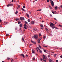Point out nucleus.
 <instances>
[{"instance_id":"72a5a7b5","label":"nucleus","mask_w":62,"mask_h":62,"mask_svg":"<svg viewBox=\"0 0 62 62\" xmlns=\"http://www.w3.org/2000/svg\"><path fill=\"white\" fill-rule=\"evenodd\" d=\"M17 27H16L15 28V30H17Z\"/></svg>"},{"instance_id":"79ce46f5","label":"nucleus","mask_w":62,"mask_h":62,"mask_svg":"<svg viewBox=\"0 0 62 62\" xmlns=\"http://www.w3.org/2000/svg\"><path fill=\"white\" fill-rule=\"evenodd\" d=\"M9 34H6V36L8 37L9 36Z\"/></svg>"},{"instance_id":"6e6552de","label":"nucleus","mask_w":62,"mask_h":62,"mask_svg":"<svg viewBox=\"0 0 62 62\" xmlns=\"http://www.w3.org/2000/svg\"><path fill=\"white\" fill-rule=\"evenodd\" d=\"M31 41L32 43H33V44H36V43L34 41H33L32 40H31Z\"/></svg>"},{"instance_id":"dca6fc26","label":"nucleus","mask_w":62,"mask_h":62,"mask_svg":"<svg viewBox=\"0 0 62 62\" xmlns=\"http://www.w3.org/2000/svg\"><path fill=\"white\" fill-rule=\"evenodd\" d=\"M26 15L28 17H29V15L28 14H27Z\"/></svg>"},{"instance_id":"4468645a","label":"nucleus","mask_w":62,"mask_h":62,"mask_svg":"<svg viewBox=\"0 0 62 62\" xmlns=\"http://www.w3.org/2000/svg\"><path fill=\"white\" fill-rule=\"evenodd\" d=\"M55 10H57V8H58L57 7V6L56 7H55Z\"/></svg>"},{"instance_id":"09e8293b","label":"nucleus","mask_w":62,"mask_h":62,"mask_svg":"<svg viewBox=\"0 0 62 62\" xmlns=\"http://www.w3.org/2000/svg\"><path fill=\"white\" fill-rule=\"evenodd\" d=\"M60 57H61V58H62V55H61V56H60Z\"/></svg>"},{"instance_id":"de8ad7c7","label":"nucleus","mask_w":62,"mask_h":62,"mask_svg":"<svg viewBox=\"0 0 62 62\" xmlns=\"http://www.w3.org/2000/svg\"><path fill=\"white\" fill-rule=\"evenodd\" d=\"M11 2H14V0H12Z\"/></svg>"},{"instance_id":"e2e57ef3","label":"nucleus","mask_w":62,"mask_h":62,"mask_svg":"<svg viewBox=\"0 0 62 62\" xmlns=\"http://www.w3.org/2000/svg\"><path fill=\"white\" fill-rule=\"evenodd\" d=\"M48 46H45V47H47Z\"/></svg>"},{"instance_id":"f257e3e1","label":"nucleus","mask_w":62,"mask_h":62,"mask_svg":"<svg viewBox=\"0 0 62 62\" xmlns=\"http://www.w3.org/2000/svg\"><path fill=\"white\" fill-rule=\"evenodd\" d=\"M54 25H55V24L52 23H51V24H50V26L52 27L53 29L55 28V27L54 26Z\"/></svg>"},{"instance_id":"58836bf2","label":"nucleus","mask_w":62,"mask_h":62,"mask_svg":"<svg viewBox=\"0 0 62 62\" xmlns=\"http://www.w3.org/2000/svg\"><path fill=\"white\" fill-rule=\"evenodd\" d=\"M49 8H50V9H52V7L51 6H49Z\"/></svg>"},{"instance_id":"a18cd8bd","label":"nucleus","mask_w":62,"mask_h":62,"mask_svg":"<svg viewBox=\"0 0 62 62\" xmlns=\"http://www.w3.org/2000/svg\"><path fill=\"white\" fill-rule=\"evenodd\" d=\"M49 2V0H47V2Z\"/></svg>"},{"instance_id":"2f4dec72","label":"nucleus","mask_w":62,"mask_h":62,"mask_svg":"<svg viewBox=\"0 0 62 62\" xmlns=\"http://www.w3.org/2000/svg\"><path fill=\"white\" fill-rule=\"evenodd\" d=\"M21 22L20 21H19L18 22V24H20V23H21Z\"/></svg>"},{"instance_id":"338daca9","label":"nucleus","mask_w":62,"mask_h":62,"mask_svg":"<svg viewBox=\"0 0 62 62\" xmlns=\"http://www.w3.org/2000/svg\"><path fill=\"white\" fill-rule=\"evenodd\" d=\"M43 59H41V61H42V60L43 61Z\"/></svg>"},{"instance_id":"7ed1b4c3","label":"nucleus","mask_w":62,"mask_h":62,"mask_svg":"<svg viewBox=\"0 0 62 62\" xmlns=\"http://www.w3.org/2000/svg\"><path fill=\"white\" fill-rule=\"evenodd\" d=\"M22 42H23L24 43H25V41L24 40V39L23 38H22Z\"/></svg>"},{"instance_id":"37998d69","label":"nucleus","mask_w":62,"mask_h":62,"mask_svg":"<svg viewBox=\"0 0 62 62\" xmlns=\"http://www.w3.org/2000/svg\"><path fill=\"white\" fill-rule=\"evenodd\" d=\"M59 26L61 27H62V26L61 25H59Z\"/></svg>"},{"instance_id":"6e6d98bb","label":"nucleus","mask_w":62,"mask_h":62,"mask_svg":"<svg viewBox=\"0 0 62 62\" xmlns=\"http://www.w3.org/2000/svg\"><path fill=\"white\" fill-rule=\"evenodd\" d=\"M33 60H35V59L34 58L33 59Z\"/></svg>"},{"instance_id":"20e7f679","label":"nucleus","mask_w":62,"mask_h":62,"mask_svg":"<svg viewBox=\"0 0 62 62\" xmlns=\"http://www.w3.org/2000/svg\"><path fill=\"white\" fill-rule=\"evenodd\" d=\"M45 55H43V59L44 60H46V58L45 57Z\"/></svg>"},{"instance_id":"f8f14e48","label":"nucleus","mask_w":62,"mask_h":62,"mask_svg":"<svg viewBox=\"0 0 62 62\" xmlns=\"http://www.w3.org/2000/svg\"><path fill=\"white\" fill-rule=\"evenodd\" d=\"M15 20L16 21H17L19 20V19L16 18L15 19Z\"/></svg>"},{"instance_id":"b1692460","label":"nucleus","mask_w":62,"mask_h":62,"mask_svg":"<svg viewBox=\"0 0 62 62\" xmlns=\"http://www.w3.org/2000/svg\"><path fill=\"white\" fill-rule=\"evenodd\" d=\"M40 26L41 27H43V25H41Z\"/></svg>"},{"instance_id":"864d4df0","label":"nucleus","mask_w":62,"mask_h":62,"mask_svg":"<svg viewBox=\"0 0 62 62\" xmlns=\"http://www.w3.org/2000/svg\"><path fill=\"white\" fill-rule=\"evenodd\" d=\"M52 13L53 14H54V12L52 11Z\"/></svg>"},{"instance_id":"f3484780","label":"nucleus","mask_w":62,"mask_h":62,"mask_svg":"<svg viewBox=\"0 0 62 62\" xmlns=\"http://www.w3.org/2000/svg\"><path fill=\"white\" fill-rule=\"evenodd\" d=\"M46 31H47V32H48L49 31H48V30L47 29V28H46Z\"/></svg>"},{"instance_id":"1a4fd4ad","label":"nucleus","mask_w":62,"mask_h":62,"mask_svg":"<svg viewBox=\"0 0 62 62\" xmlns=\"http://www.w3.org/2000/svg\"><path fill=\"white\" fill-rule=\"evenodd\" d=\"M33 30L34 31H36L37 30V28H35L33 29Z\"/></svg>"},{"instance_id":"473e14b6","label":"nucleus","mask_w":62,"mask_h":62,"mask_svg":"<svg viewBox=\"0 0 62 62\" xmlns=\"http://www.w3.org/2000/svg\"><path fill=\"white\" fill-rule=\"evenodd\" d=\"M37 48L38 49V50H40V49H39V47H37Z\"/></svg>"},{"instance_id":"ea45409f","label":"nucleus","mask_w":62,"mask_h":62,"mask_svg":"<svg viewBox=\"0 0 62 62\" xmlns=\"http://www.w3.org/2000/svg\"><path fill=\"white\" fill-rule=\"evenodd\" d=\"M24 29H27V28L26 27H24Z\"/></svg>"},{"instance_id":"e433bc0d","label":"nucleus","mask_w":62,"mask_h":62,"mask_svg":"<svg viewBox=\"0 0 62 62\" xmlns=\"http://www.w3.org/2000/svg\"><path fill=\"white\" fill-rule=\"evenodd\" d=\"M23 8H25V7L24 6H23Z\"/></svg>"},{"instance_id":"c9c22d12","label":"nucleus","mask_w":62,"mask_h":62,"mask_svg":"<svg viewBox=\"0 0 62 62\" xmlns=\"http://www.w3.org/2000/svg\"><path fill=\"white\" fill-rule=\"evenodd\" d=\"M56 55H57L56 54H54V55L55 57H56Z\"/></svg>"},{"instance_id":"cd10ccee","label":"nucleus","mask_w":62,"mask_h":62,"mask_svg":"<svg viewBox=\"0 0 62 62\" xmlns=\"http://www.w3.org/2000/svg\"><path fill=\"white\" fill-rule=\"evenodd\" d=\"M25 24H28V23L27 22H26V21H25Z\"/></svg>"},{"instance_id":"a878e982","label":"nucleus","mask_w":62,"mask_h":62,"mask_svg":"<svg viewBox=\"0 0 62 62\" xmlns=\"http://www.w3.org/2000/svg\"><path fill=\"white\" fill-rule=\"evenodd\" d=\"M18 13V11H16V12L15 14H17Z\"/></svg>"},{"instance_id":"f704fd0d","label":"nucleus","mask_w":62,"mask_h":62,"mask_svg":"<svg viewBox=\"0 0 62 62\" xmlns=\"http://www.w3.org/2000/svg\"><path fill=\"white\" fill-rule=\"evenodd\" d=\"M10 6V5L9 4L8 5H7V7H9Z\"/></svg>"},{"instance_id":"13d9d810","label":"nucleus","mask_w":62,"mask_h":62,"mask_svg":"<svg viewBox=\"0 0 62 62\" xmlns=\"http://www.w3.org/2000/svg\"><path fill=\"white\" fill-rule=\"evenodd\" d=\"M2 27V26L1 25H0V27Z\"/></svg>"},{"instance_id":"5fc2aeb1","label":"nucleus","mask_w":62,"mask_h":62,"mask_svg":"<svg viewBox=\"0 0 62 62\" xmlns=\"http://www.w3.org/2000/svg\"><path fill=\"white\" fill-rule=\"evenodd\" d=\"M50 16L51 17H52V15H51L50 14Z\"/></svg>"},{"instance_id":"052dcab7","label":"nucleus","mask_w":62,"mask_h":62,"mask_svg":"<svg viewBox=\"0 0 62 62\" xmlns=\"http://www.w3.org/2000/svg\"><path fill=\"white\" fill-rule=\"evenodd\" d=\"M36 49H37V52H38V49H37V48H36Z\"/></svg>"},{"instance_id":"680f3d73","label":"nucleus","mask_w":62,"mask_h":62,"mask_svg":"<svg viewBox=\"0 0 62 62\" xmlns=\"http://www.w3.org/2000/svg\"><path fill=\"white\" fill-rule=\"evenodd\" d=\"M51 52V53H53V54H54V52Z\"/></svg>"},{"instance_id":"393cba45","label":"nucleus","mask_w":62,"mask_h":62,"mask_svg":"<svg viewBox=\"0 0 62 62\" xmlns=\"http://www.w3.org/2000/svg\"><path fill=\"white\" fill-rule=\"evenodd\" d=\"M43 39H45L46 38V37H45V36H43Z\"/></svg>"},{"instance_id":"a19ab883","label":"nucleus","mask_w":62,"mask_h":62,"mask_svg":"<svg viewBox=\"0 0 62 62\" xmlns=\"http://www.w3.org/2000/svg\"><path fill=\"white\" fill-rule=\"evenodd\" d=\"M41 34H40V33L39 34V37H40V36H41Z\"/></svg>"},{"instance_id":"c03bdc74","label":"nucleus","mask_w":62,"mask_h":62,"mask_svg":"<svg viewBox=\"0 0 62 62\" xmlns=\"http://www.w3.org/2000/svg\"><path fill=\"white\" fill-rule=\"evenodd\" d=\"M10 59V58L9 57L7 58V60H9Z\"/></svg>"},{"instance_id":"412c9836","label":"nucleus","mask_w":62,"mask_h":62,"mask_svg":"<svg viewBox=\"0 0 62 62\" xmlns=\"http://www.w3.org/2000/svg\"><path fill=\"white\" fill-rule=\"evenodd\" d=\"M22 28L21 27H20V29H19V30L21 31L22 30Z\"/></svg>"},{"instance_id":"bf43d9fd","label":"nucleus","mask_w":62,"mask_h":62,"mask_svg":"<svg viewBox=\"0 0 62 62\" xmlns=\"http://www.w3.org/2000/svg\"><path fill=\"white\" fill-rule=\"evenodd\" d=\"M56 62H58V60H56Z\"/></svg>"},{"instance_id":"774afa93","label":"nucleus","mask_w":62,"mask_h":62,"mask_svg":"<svg viewBox=\"0 0 62 62\" xmlns=\"http://www.w3.org/2000/svg\"><path fill=\"white\" fill-rule=\"evenodd\" d=\"M44 22V21H42V22Z\"/></svg>"},{"instance_id":"0eeeda50","label":"nucleus","mask_w":62,"mask_h":62,"mask_svg":"<svg viewBox=\"0 0 62 62\" xmlns=\"http://www.w3.org/2000/svg\"><path fill=\"white\" fill-rule=\"evenodd\" d=\"M51 4L52 6H54V4L53 3V0H52V1H51Z\"/></svg>"},{"instance_id":"c756f323","label":"nucleus","mask_w":62,"mask_h":62,"mask_svg":"<svg viewBox=\"0 0 62 62\" xmlns=\"http://www.w3.org/2000/svg\"><path fill=\"white\" fill-rule=\"evenodd\" d=\"M39 52L40 53H42V51H41V50H40V49L39 50Z\"/></svg>"},{"instance_id":"c85d7f7f","label":"nucleus","mask_w":62,"mask_h":62,"mask_svg":"<svg viewBox=\"0 0 62 62\" xmlns=\"http://www.w3.org/2000/svg\"><path fill=\"white\" fill-rule=\"evenodd\" d=\"M39 48L40 49L42 48V47H41V46H40V45L39 46Z\"/></svg>"},{"instance_id":"4d7b16f0","label":"nucleus","mask_w":62,"mask_h":62,"mask_svg":"<svg viewBox=\"0 0 62 62\" xmlns=\"http://www.w3.org/2000/svg\"><path fill=\"white\" fill-rule=\"evenodd\" d=\"M1 21H2L1 20V19H0V22H1Z\"/></svg>"},{"instance_id":"3c124183","label":"nucleus","mask_w":62,"mask_h":62,"mask_svg":"<svg viewBox=\"0 0 62 62\" xmlns=\"http://www.w3.org/2000/svg\"><path fill=\"white\" fill-rule=\"evenodd\" d=\"M18 8H19L20 7V6L19 5V6H18Z\"/></svg>"},{"instance_id":"9d476101","label":"nucleus","mask_w":62,"mask_h":62,"mask_svg":"<svg viewBox=\"0 0 62 62\" xmlns=\"http://www.w3.org/2000/svg\"><path fill=\"white\" fill-rule=\"evenodd\" d=\"M40 39H38V42L39 43H40Z\"/></svg>"},{"instance_id":"4c0bfd02","label":"nucleus","mask_w":62,"mask_h":62,"mask_svg":"<svg viewBox=\"0 0 62 62\" xmlns=\"http://www.w3.org/2000/svg\"><path fill=\"white\" fill-rule=\"evenodd\" d=\"M28 22H30V19H28Z\"/></svg>"},{"instance_id":"ddd939ff","label":"nucleus","mask_w":62,"mask_h":62,"mask_svg":"<svg viewBox=\"0 0 62 62\" xmlns=\"http://www.w3.org/2000/svg\"><path fill=\"white\" fill-rule=\"evenodd\" d=\"M34 21H32L31 22V23L32 24H34Z\"/></svg>"},{"instance_id":"6ab92c4d","label":"nucleus","mask_w":62,"mask_h":62,"mask_svg":"<svg viewBox=\"0 0 62 62\" xmlns=\"http://www.w3.org/2000/svg\"><path fill=\"white\" fill-rule=\"evenodd\" d=\"M49 62H51L52 61V60L50 59L49 60Z\"/></svg>"},{"instance_id":"2eb2a0df","label":"nucleus","mask_w":62,"mask_h":62,"mask_svg":"<svg viewBox=\"0 0 62 62\" xmlns=\"http://www.w3.org/2000/svg\"><path fill=\"white\" fill-rule=\"evenodd\" d=\"M19 26L20 27H22V25L21 24H20L19 25Z\"/></svg>"},{"instance_id":"9b49d317","label":"nucleus","mask_w":62,"mask_h":62,"mask_svg":"<svg viewBox=\"0 0 62 62\" xmlns=\"http://www.w3.org/2000/svg\"><path fill=\"white\" fill-rule=\"evenodd\" d=\"M10 4V6H12L13 5L12 4Z\"/></svg>"},{"instance_id":"39448f33","label":"nucleus","mask_w":62,"mask_h":62,"mask_svg":"<svg viewBox=\"0 0 62 62\" xmlns=\"http://www.w3.org/2000/svg\"><path fill=\"white\" fill-rule=\"evenodd\" d=\"M20 19L21 20H25L24 18L23 17H20Z\"/></svg>"},{"instance_id":"a211bd4d","label":"nucleus","mask_w":62,"mask_h":62,"mask_svg":"<svg viewBox=\"0 0 62 62\" xmlns=\"http://www.w3.org/2000/svg\"><path fill=\"white\" fill-rule=\"evenodd\" d=\"M22 10L24 12L25 11L24 10V9L23 8H21Z\"/></svg>"},{"instance_id":"49530a36","label":"nucleus","mask_w":62,"mask_h":62,"mask_svg":"<svg viewBox=\"0 0 62 62\" xmlns=\"http://www.w3.org/2000/svg\"><path fill=\"white\" fill-rule=\"evenodd\" d=\"M43 61H44L45 62H46V60H43Z\"/></svg>"},{"instance_id":"4be33fe9","label":"nucleus","mask_w":62,"mask_h":62,"mask_svg":"<svg viewBox=\"0 0 62 62\" xmlns=\"http://www.w3.org/2000/svg\"><path fill=\"white\" fill-rule=\"evenodd\" d=\"M44 52H45V53H46V49H44Z\"/></svg>"},{"instance_id":"f03ea898","label":"nucleus","mask_w":62,"mask_h":62,"mask_svg":"<svg viewBox=\"0 0 62 62\" xmlns=\"http://www.w3.org/2000/svg\"><path fill=\"white\" fill-rule=\"evenodd\" d=\"M34 38L35 39H37L38 38V36L37 35H34Z\"/></svg>"},{"instance_id":"69168bd1","label":"nucleus","mask_w":62,"mask_h":62,"mask_svg":"<svg viewBox=\"0 0 62 62\" xmlns=\"http://www.w3.org/2000/svg\"><path fill=\"white\" fill-rule=\"evenodd\" d=\"M56 29H57V27H56L55 28Z\"/></svg>"},{"instance_id":"bb28decb","label":"nucleus","mask_w":62,"mask_h":62,"mask_svg":"<svg viewBox=\"0 0 62 62\" xmlns=\"http://www.w3.org/2000/svg\"><path fill=\"white\" fill-rule=\"evenodd\" d=\"M41 9H40V10H37V11H41Z\"/></svg>"},{"instance_id":"7c9ffc66","label":"nucleus","mask_w":62,"mask_h":62,"mask_svg":"<svg viewBox=\"0 0 62 62\" xmlns=\"http://www.w3.org/2000/svg\"><path fill=\"white\" fill-rule=\"evenodd\" d=\"M11 62H13V59H11Z\"/></svg>"},{"instance_id":"5701e85b","label":"nucleus","mask_w":62,"mask_h":62,"mask_svg":"<svg viewBox=\"0 0 62 62\" xmlns=\"http://www.w3.org/2000/svg\"><path fill=\"white\" fill-rule=\"evenodd\" d=\"M26 26H27V25L26 24H25L24 25V27H26Z\"/></svg>"},{"instance_id":"423d86ee","label":"nucleus","mask_w":62,"mask_h":62,"mask_svg":"<svg viewBox=\"0 0 62 62\" xmlns=\"http://www.w3.org/2000/svg\"><path fill=\"white\" fill-rule=\"evenodd\" d=\"M20 56L22 57L23 56V58L25 57L24 55L23 54H20Z\"/></svg>"},{"instance_id":"aec40b11","label":"nucleus","mask_w":62,"mask_h":62,"mask_svg":"<svg viewBox=\"0 0 62 62\" xmlns=\"http://www.w3.org/2000/svg\"><path fill=\"white\" fill-rule=\"evenodd\" d=\"M32 54H33L34 53H35V51H34V50H32Z\"/></svg>"},{"instance_id":"0e129e2a","label":"nucleus","mask_w":62,"mask_h":62,"mask_svg":"<svg viewBox=\"0 0 62 62\" xmlns=\"http://www.w3.org/2000/svg\"><path fill=\"white\" fill-rule=\"evenodd\" d=\"M60 7H61V8H62V5Z\"/></svg>"},{"instance_id":"603ef678","label":"nucleus","mask_w":62,"mask_h":62,"mask_svg":"<svg viewBox=\"0 0 62 62\" xmlns=\"http://www.w3.org/2000/svg\"><path fill=\"white\" fill-rule=\"evenodd\" d=\"M26 56L27 57H28V55H27V54H26Z\"/></svg>"},{"instance_id":"8fccbe9b","label":"nucleus","mask_w":62,"mask_h":62,"mask_svg":"<svg viewBox=\"0 0 62 62\" xmlns=\"http://www.w3.org/2000/svg\"><path fill=\"white\" fill-rule=\"evenodd\" d=\"M54 19L56 20H57V19L55 18H54Z\"/></svg>"}]
</instances>
